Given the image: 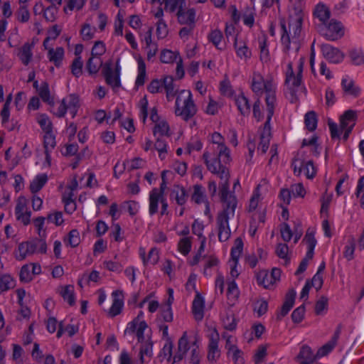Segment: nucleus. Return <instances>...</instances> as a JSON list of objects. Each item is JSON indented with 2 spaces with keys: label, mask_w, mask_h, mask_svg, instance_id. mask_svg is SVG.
<instances>
[{
  "label": "nucleus",
  "mask_w": 364,
  "mask_h": 364,
  "mask_svg": "<svg viewBox=\"0 0 364 364\" xmlns=\"http://www.w3.org/2000/svg\"><path fill=\"white\" fill-rule=\"evenodd\" d=\"M163 87H164L166 90L168 100H171L177 92L173 84V78L171 76H166L163 79Z\"/></svg>",
  "instance_id": "nucleus-25"
},
{
  "label": "nucleus",
  "mask_w": 364,
  "mask_h": 364,
  "mask_svg": "<svg viewBox=\"0 0 364 364\" xmlns=\"http://www.w3.org/2000/svg\"><path fill=\"white\" fill-rule=\"evenodd\" d=\"M170 127L168 122L165 120H161L156 123L154 127V135L156 136L157 134H159V136L164 137V136H170L169 133Z\"/></svg>",
  "instance_id": "nucleus-27"
},
{
  "label": "nucleus",
  "mask_w": 364,
  "mask_h": 364,
  "mask_svg": "<svg viewBox=\"0 0 364 364\" xmlns=\"http://www.w3.org/2000/svg\"><path fill=\"white\" fill-rule=\"evenodd\" d=\"M316 356H314L313 351L311 348L304 345L301 348L300 352L296 356V359L297 360L302 359L301 364H311L316 359Z\"/></svg>",
  "instance_id": "nucleus-17"
},
{
  "label": "nucleus",
  "mask_w": 364,
  "mask_h": 364,
  "mask_svg": "<svg viewBox=\"0 0 364 364\" xmlns=\"http://www.w3.org/2000/svg\"><path fill=\"white\" fill-rule=\"evenodd\" d=\"M58 11V7L55 6H49L44 12L43 16L46 21L53 22L55 20V14Z\"/></svg>",
  "instance_id": "nucleus-60"
},
{
  "label": "nucleus",
  "mask_w": 364,
  "mask_h": 364,
  "mask_svg": "<svg viewBox=\"0 0 364 364\" xmlns=\"http://www.w3.org/2000/svg\"><path fill=\"white\" fill-rule=\"evenodd\" d=\"M191 199L197 204H200L203 201L204 194L202 186L198 184L193 186V193Z\"/></svg>",
  "instance_id": "nucleus-47"
},
{
  "label": "nucleus",
  "mask_w": 364,
  "mask_h": 364,
  "mask_svg": "<svg viewBox=\"0 0 364 364\" xmlns=\"http://www.w3.org/2000/svg\"><path fill=\"white\" fill-rule=\"evenodd\" d=\"M33 46V43H26L19 49L18 56L21 60L22 63L25 65H28L32 58L31 48Z\"/></svg>",
  "instance_id": "nucleus-18"
},
{
  "label": "nucleus",
  "mask_w": 364,
  "mask_h": 364,
  "mask_svg": "<svg viewBox=\"0 0 364 364\" xmlns=\"http://www.w3.org/2000/svg\"><path fill=\"white\" fill-rule=\"evenodd\" d=\"M227 296L228 299L232 297L233 300H235L239 296L238 288L234 279L228 283Z\"/></svg>",
  "instance_id": "nucleus-55"
},
{
  "label": "nucleus",
  "mask_w": 364,
  "mask_h": 364,
  "mask_svg": "<svg viewBox=\"0 0 364 364\" xmlns=\"http://www.w3.org/2000/svg\"><path fill=\"white\" fill-rule=\"evenodd\" d=\"M275 100H276V97H275L274 92L267 94L266 98H265V102H266V105H267V117L266 122H270L272 117L274 114Z\"/></svg>",
  "instance_id": "nucleus-37"
},
{
  "label": "nucleus",
  "mask_w": 364,
  "mask_h": 364,
  "mask_svg": "<svg viewBox=\"0 0 364 364\" xmlns=\"http://www.w3.org/2000/svg\"><path fill=\"white\" fill-rule=\"evenodd\" d=\"M296 297V291L291 289L286 294L285 301L281 308L280 311L277 315V319L280 321L284 316H285L290 309L294 304Z\"/></svg>",
  "instance_id": "nucleus-11"
},
{
  "label": "nucleus",
  "mask_w": 364,
  "mask_h": 364,
  "mask_svg": "<svg viewBox=\"0 0 364 364\" xmlns=\"http://www.w3.org/2000/svg\"><path fill=\"white\" fill-rule=\"evenodd\" d=\"M344 33L341 22L331 19L328 26H326L323 35L328 41H336L343 36Z\"/></svg>",
  "instance_id": "nucleus-8"
},
{
  "label": "nucleus",
  "mask_w": 364,
  "mask_h": 364,
  "mask_svg": "<svg viewBox=\"0 0 364 364\" xmlns=\"http://www.w3.org/2000/svg\"><path fill=\"white\" fill-rule=\"evenodd\" d=\"M154 148L159 151L161 159H164L165 157L164 154L167 152V143L164 137L158 136L156 138Z\"/></svg>",
  "instance_id": "nucleus-39"
},
{
  "label": "nucleus",
  "mask_w": 364,
  "mask_h": 364,
  "mask_svg": "<svg viewBox=\"0 0 364 364\" xmlns=\"http://www.w3.org/2000/svg\"><path fill=\"white\" fill-rule=\"evenodd\" d=\"M156 34L159 38H164L168 34L167 25L163 19L157 23Z\"/></svg>",
  "instance_id": "nucleus-61"
},
{
  "label": "nucleus",
  "mask_w": 364,
  "mask_h": 364,
  "mask_svg": "<svg viewBox=\"0 0 364 364\" xmlns=\"http://www.w3.org/2000/svg\"><path fill=\"white\" fill-rule=\"evenodd\" d=\"M13 287L14 281L9 275L5 274L0 277V293Z\"/></svg>",
  "instance_id": "nucleus-45"
},
{
  "label": "nucleus",
  "mask_w": 364,
  "mask_h": 364,
  "mask_svg": "<svg viewBox=\"0 0 364 364\" xmlns=\"http://www.w3.org/2000/svg\"><path fill=\"white\" fill-rule=\"evenodd\" d=\"M356 119V112L353 110L349 109L344 112L343 115L341 116V129H345L349 127V122H352L353 124H355V121Z\"/></svg>",
  "instance_id": "nucleus-28"
},
{
  "label": "nucleus",
  "mask_w": 364,
  "mask_h": 364,
  "mask_svg": "<svg viewBox=\"0 0 364 364\" xmlns=\"http://www.w3.org/2000/svg\"><path fill=\"white\" fill-rule=\"evenodd\" d=\"M161 197L158 196V189L154 188L149 196V213L152 215L158 211L159 201Z\"/></svg>",
  "instance_id": "nucleus-32"
},
{
  "label": "nucleus",
  "mask_w": 364,
  "mask_h": 364,
  "mask_svg": "<svg viewBox=\"0 0 364 364\" xmlns=\"http://www.w3.org/2000/svg\"><path fill=\"white\" fill-rule=\"evenodd\" d=\"M103 65L101 58L91 55L86 63V69L90 75L96 74Z\"/></svg>",
  "instance_id": "nucleus-23"
},
{
  "label": "nucleus",
  "mask_w": 364,
  "mask_h": 364,
  "mask_svg": "<svg viewBox=\"0 0 364 364\" xmlns=\"http://www.w3.org/2000/svg\"><path fill=\"white\" fill-rule=\"evenodd\" d=\"M60 288L61 290L59 291L60 296L70 306H73L75 304L74 287L73 285H66Z\"/></svg>",
  "instance_id": "nucleus-20"
},
{
  "label": "nucleus",
  "mask_w": 364,
  "mask_h": 364,
  "mask_svg": "<svg viewBox=\"0 0 364 364\" xmlns=\"http://www.w3.org/2000/svg\"><path fill=\"white\" fill-rule=\"evenodd\" d=\"M38 122L45 134L53 132V124L46 114H41L38 117Z\"/></svg>",
  "instance_id": "nucleus-41"
},
{
  "label": "nucleus",
  "mask_w": 364,
  "mask_h": 364,
  "mask_svg": "<svg viewBox=\"0 0 364 364\" xmlns=\"http://www.w3.org/2000/svg\"><path fill=\"white\" fill-rule=\"evenodd\" d=\"M106 51L105 43L101 41H97L95 43L92 51L91 55L96 58H100Z\"/></svg>",
  "instance_id": "nucleus-49"
},
{
  "label": "nucleus",
  "mask_w": 364,
  "mask_h": 364,
  "mask_svg": "<svg viewBox=\"0 0 364 364\" xmlns=\"http://www.w3.org/2000/svg\"><path fill=\"white\" fill-rule=\"evenodd\" d=\"M314 231H310L309 229H308L306 231L303 241L306 242L307 244L308 251L305 257L301 261L299 266L295 272L296 275H299L306 270L309 260L311 259L314 257V250L317 242L314 237Z\"/></svg>",
  "instance_id": "nucleus-4"
},
{
  "label": "nucleus",
  "mask_w": 364,
  "mask_h": 364,
  "mask_svg": "<svg viewBox=\"0 0 364 364\" xmlns=\"http://www.w3.org/2000/svg\"><path fill=\"white\" fill-rule=\"evenodd\" d=\"M102 74L104 76L107 84L111 86L114 91H116L117 89L121 87L119 59L117 60L114 72L112 70V62L110 60L104 64L102 68Z\"/></svg>",
  "instance_id": "nucleus-3"
},
{
  "label": "nucleus",
  "mask_w": 364,
  "mask_h": 364,
  "mask_svg": "<svg viewBox=\"0 0 364 364\" xmlns=\"http://www.w3.org/2000/svg\"><path fill=\"white\" fill-rule=\"evenodd\" d=\"M48 176L46 174L38 175L31 183L29 188L32 193L38 192L46 183Z\"/></svg>",
  "instance_id": "nucleus-24"
},
{
  "label": "nucleus",
  "mask_w": 364,
  "mask_h": 364,
  "mask_svg": "<svg viewBox=\"0 0 364 364\" xmlns=\"http://www.w3.org/2000/svg\"><path fill=\"white\" fill-rule=\"evenodd\" d=\"M152 347L153 342L150 339L141 343L139 350L141 364H144L145 362L150 360L153 355Z\"/></svg>",
  "instance_id": "nucleus-14"
},
{
  "label": "nucleus",
  "mask_w": 364,
  "mask_h": 364,
  "mask_svg": "<svg viewBox=\"0 0 364 364\" xmlns=\"http://www.w3.org/2000/svg\"><path fill=\"white\" fill-rule=\"evenodd\" d=\"M270 135V124L269 122H266L264 124V129L260 134V142L258 146V149H261L263 154H264L269 148Z\"/></svg>",
  "instance_id": "nucleus-16"
},
{
  "label": "nucleus",
  "mask_w": 364,
  "mask_h": 364,
  "mask_svg": "<svg viewBox=\"0 0 364 364\" xmlns=\"http://www.w3.org/2000/svg\"><path fill=\"white\" fill-rule=\"evenodd\" d=\"M281 236L284 241L289 242L292 237V231L289 227V225L284 223L282 225V228L280 229Z\"/></svg>",
  "instance_id": "nucleus-64"
},
{
  "label": "nucleus",
  "mask_w": 364,
  "mask_h": 364,
  "mask_svg": "<svg viewBox=\"0 0 364 364\" xmlns=\"http://www.w3.org/2000/svg\"><path fill=\"white\" fill-rule=\"evenodd\" d=\"M186 6V1L181 0L180 5H178V11L177 16L178 22L181 24H188V26L194 25L196 12L193 9H190L185 11L183 8Z\"/></svg>",
  "instance_id": "nucleus-9"
},
{
  "label": "nucleus",
  "mask_w": 364,
  "mask_h": 364,
  "mask_svg": "<svg viewBox=\"0 0 364 364\" xmlns=\"http://www.w3.org/2000/svg\"><path fill=\"white\" fill-rule=\"evenodd\" d=\"M288 251L289 247L287 244L279 243L277 245L276 248V254L279 258L284 259L286 261H289V258L288 257Z\"/></svg>",
  "instance_id": "nucleus-58"
},
{
  "label": "nucleus",
  "mask_w": 364,
  "mask_h": 364,
  "mask_svg": "<svg viewBox=\"0 0 364 364\" xmlns=\"http://www.w3.org/2000/svg\"><path fill=\"white\" fill-rule=\"evenodd\" d=\"M82 65L83 63L81 60L80 57L75 58L71 65V72L72 74L78 77L82 73Z\"/></svg>",
  "instance_id": "nucleus-43"
},
{
  "label": "nucleus",
  "mask_w": 364,
  "mask_h": 364,
  "mask_svg": "<svg viewBox=\"0 0 364 364\" xmlns=\"http://www.w3.org/2000/svg\"><path fill=\"white\" fill-rule=\"evenodd\" d=\"M178 249L183 255H187L191 249V237L181 239L178 245Z\"/></svg>",
  "instance_id": "nucleus-44"
},
{
  "label": "nucleus",
  "mask_w": 364,
  "mask_h": 364,
  "mask_svg": "<svg viewBox=\"0 0 364 364\" xmlns=\"http://www.w3.org/2000/svg\"><path fill=\"white\" fill-rule=\"evenodd\" d=\"M67 245L76 247L80 242V233L77 230L73 229L68 233V237L64 240Z\"/></svg>",
  "instance_id": "nucleus-35"
},
{
  "label": "nucleus",
  "mask_w": 364,
  "mask_h": 364,
  "mask_svg": "<svg viewBox=\"0 0 364 364\" xmlns=\"http://www.w3.org/2000/svg\"><path fill=\"white\" fill-rule=\"evenodd\" d=\"M48 55L49 60L53 62L56 67H60L64 56L63 47H58L55 49H48Z\"/></svg>",
  "instance_id": "nucleus-19"
},
{
  "label": "nucleus",
  "mask_w": 364,
  "mask_h": 364,
  "mask_svg": "<svg viewBox=\"0 0 364 364\" xmlns=\"http://www.w3.org/2000/svg\"><path fill=\"white\" fill-rule=\"evenodd\" d=\"M112 296H114L113 303L108 312L110 317H114L119 315L121 313L124 305L122 291L117 290L113 291Z\"/></svg>",
  "instance_id": "nucleus-13"
},
{
  "label": "nucleus",
  "mask_w": 364,
  "mask_h": 364,
  "mask_svg": "<svg viewBox=\"0 0 364 364\" xmlns=\"http://www.w3.org/2000/svg\"><path fill=\"white\" fill-rule=\"evenodd\" d=\"M38 94L43 102H47L50 105H54V100L50 97L48 84L46 82H43L41 84L38 90Z\"/></svg>",
  "instance_id": "nucleus-33"
},
{
  "label": "nucleus",
  "mask_w": 364,
  "mask_h": 364,
  "mask_svg": "<svg viewBox=\"0 0 364 364\" xmlns=\"http://www.w3.org/2000/svg\"><path fill=\"white\" fill-rule=\"evenodd\" d=\"M56 145L55 137L52 132L46 133L44 135L43 146L45 151L53 149Z\"/></svg>",
  "instance_id": "nucleus-46"
},
{
  "label": "nucleus",
  "mask_w": 364,
  "mask_h": 364,
  "mask_svg": "<svg viewBox=\"0 0 364 364\" xmlns=\"http://www.w3.org/2000/svg\"><path fill=\"white\" fill-rule=\"evenodd\" d=\"M180 95H184L186 98L183 101V106L182 109H180L179 101L181 100V96L177 97L176 100L175 113L177 116L182 117L185 121H188L196 114V106L192 99V95L190 91L182 90Z\"/></svg>",
  "instance_id": "nucleus-2"
},
{
  "label": "nucleus",
  "mask_w": 364,
  "mask_h": 364,
  "mask_svg": "<svg viewBox=\"0 0 364 364\" xmlns=\"http://www.w3.org/2000/svg\"><path fill=\"white\" fill-rule=\"evenodd\" d=\"M139 74L136 77L135 85L140 87L144 85L146 78V65L141 58L138 60Z\"/></svg>",
  "instance_id": "nucleus-34"
},
{
  "label": "nucleus",
  "mask_w": 364,
  "mask_h": 364,
  "mask_svg": "<svg viewBox=\"0 0 364 364\" xmlns=\"http://www.w3.org/2000/svg\"><path fill=\"white\" fill-rule=\"evenodd\" d=\"M325 262H322L320 264L318 269L316 272V274L312 278V285L314 286L315 283L318 282V287H316V291H318L321 289L323 280L322 276H321V273L325 269Z\"/></svg>",
  "instance_id": "nucleus-48"
},
{
  "label": "nucleus",
  "mask_w": 364,
  "mask_h": 364,
  "mask_svg": "<svg viewBox=\"0 0 364 364\" xmlns=\"http://www.w3.org/2000/svg\"><path fill=\"white\" fill-rule=\"evenodd\" d=\"M220 90L223 95L228 97L232 96L234 93V91L230 85V82L228 79H225L220 82Z\"/></svg>",
  "instance_id": "nucleus-63"
},
{
  "label": "nucleus",
  "mask_w": 364,
  "mask_h": 364,
  "mask_svg": "<svg viewBox=\"0 0 364 364\" xmlns=\"http://www.w3.org/2000/svg\"><path fill=\"white\" fill-rule=\"evenodd\" d=\"M218 165L219 166L218 172L220 178L223 182L220 185V196L221 201H227L229 199V196L234 195L233 193H229V178L230 173L228 169L221 164L220 161H218Z\"/></svg>",
  "instance_id": "nucleus-6"
},
{
  "label": "nucleus",
  "mask_w": 364,
  "mask_h": 364,
  "mask_svg": "<svg viewBox=\"0 0 364 364\" xmlns=\"http://www.w3.org/2000/svg\"><path fill=\"white\" fill-rule=\"evenodd\" d=\"M225 205L223 210L220 211L217 216L216 222L218 229V239L220 242L227 241L231 235L229 227V215L235 214V210L237 205V200L235 195L229 196L227 201H222Z\"/></svg>",
  "instance_id": "nucleus-1"
},
{
  "label": "nucleus",
  "mask_w": 364,
  "mask_h": 364,
  "mask_svg": "<svg viewBox=\"0 0 364 364\" xmlns=\"http://www.w3.org/2000/svg\"><path fill=\"white\" fill-rule=\"evenodd\" d=\"M314 14L323 24L326 25V21L331 16V11L324 4H318L316 6Z\"/></svg>",
  "instance_id": "nucleus-21"
},
{
  "label": "nucleus",
  "mask_w": 364,
  "mask_h": 364,
  "mask_svg": "<svg viewBox=\"0 0 364 364\" xmlns=\"http://www.w3.org/2000/svg\"><path fill=\"white\" fill-rule=\"evenodd\" d=\"M16 15L17 19L21 23L27 22L30 18V13L25 5L20 6L18 10L16 11Z\"/></svg>",
  "instance_id": "nucleus-53"
},
{
  "label": "nucleus",
  "mask_w": 364,
  "mask_h": 364,
  "mask_svg": "<svg viewBox=\"0 0 364 364\" xmlns=\"http://www.w3.org/2000/svg\"><path fill=\"white\" fill-rule=\"evenodd\" d=\"M219 334L216 329L210 335V342L208 344V359L210 361H215L219 357L218 349Z\"/></svg>",
  "instance_id": "nucleus-10"
},
{
  "label": "nucleus",
  "mask_w": 364,
  "mask_h": 364,
  "mask_svg": "<svg viewBox=\"0 0 364 364\" xmlns=\"http://www.w3.org/2000/svg\"><path fill=\"white\" fill-rule=\"evenodd\" d=\"M257 281L258 284L262 285L265 289L269 288L272 286V284H268L269 282V275L267 270H261L257 274Z\"/></svg>",
  "instance_id": "nucleus-42"
},
{
  "label": "nucleus",
  "mask_w": 364,
  "mask_h": 364,
  "mask_svg": "<svg viewBox=\"0 0 364 364\" xmlns=\"http://www.w3.org/2000/svg\"><path fill=\"white\" fill-rule=\"evenodd\" d=\"M321 52L323 57L332 63H339L342 62L345 58V54L338 48L333 47L329 44H323L321 46Z\"/></svg>",
  "instance_id": "nucleus-7"
},
{
  "label": "nucleus",
  "mask_w": 364,
  "mask_h": 364,
  "mask_svg": "<svg viewBox=\"0 0 364 364\" xmlns=\"http://www.w3.org/2000/svg\"><path fill=\"white\" fill-rule=\"evenodd\" d=\"M304 314H305V306H304V304H302L293 311V312L291 314L292 321L295 323H300L304 317Z\"/></svg>",
  "instance_id": "nucleus-51"
},
{
  "label": "nucleus",
  "mask_w": 364,
  "mask_h": 364,
  "mask_svg": "<svg viewBox=\"0 0 364 364\" xmlns=\"http://www.w3.org/2000/svg\"><path fill=\"white\" fill-rule=\"evenodd\" d=\"M341 85L344 92L353 97H358L360 92L359 87L356 86L354 81L352 80L343 79L341 81Z\"/></svg>",
  "instance_id": "nucleus-22"
},
{
  "label": "nucleus",
  "mask_w": 364,
  "mask_h": 364,
  "mask_svg": "<svg viewBox=\"0 0 364 364\" xmlns=\"http://www.w3.org/2000/svg\"><path fill=\"white\" fill-rule=\"evenodd\" d=\"M178 55V53L165 49L161 53L160 60L164 63H171L177 59Z\"/></svg>",
  "instance_id": "nucleus-40"
},
{
  "label": "nucleus",
  "mask_w": 364,
  "mask_h": 364,
  "mask_svg": "<svg viewBox=\"0 0 364 364\" xmlns=\"http://www.w3.org/2000/svg\"><path fill=\"white\" fill-rule=\"evenodd\" d=\"M235 102L242 115H248L250 113L249 100L243 94H241L236 98Z\"/></svg>",
  "instance_id": "nucleus-26"
},
{
  "label": "nucleus",
  "mask_w": 364,
  "mask_h": 364,
  "mask_svg": "<svg viewBox=\"0 0 364 364\" xmlns=\"http://www.w3.org/2000/svg\"><path fill=\"white\" fill-rule=\"evenodd\" d=\"M268 309V303L264 299L257 300L254 306V311L257 312L258 316H262Z\"/></svg>",
  "instance_id": "nucleus-50"
},
{
  "label": "nucleus",
  "mask_w": 364,
  "mask_h": 364,
  "mask_svg": "<svg viewBox=\"0 0 364 364\" xmlns=\"http://www.w3.org/2000/svg\"><path fill=\"white\" fill-rule=\"evenodd\" d=\"M317 122V116L314 111L308 112L305 114L304 124L309 131L313 132L316 129Z\"/></svg>",
  "instance_id": "nucleus-29"
},
{
  "label": "nucleus",
  "mask_w": 364,
  "mask_h": 364,
  "mask_svg": "<svg viewBox=\"0 0 364 364\" xmlns=\"http://www.w3.org/2000/svg\"><path fill=\"white\" fill-rule=\"evenodd\" d=\"M196 295L193 301L192 313L196 321H200L204 316L205 301L200 294L196 291Z\"/></svg>",
  "instance_id": "nucleus-12"
},
{
  "label": "nucleus",
  "mask_w": 364,
  "mask_h": 364,
  "mask_svg": "<svg viewBox=\"0 0 364 364\" xmlns=\"http://www.w3.org/2000/svg\"><path fill=\"white\" fill-rule=\"evenodd\" d=\"M328 298L326 296H321L315 304V313L316 315L322 314L323 311L327 309Z\"/></svg>",
  "instance_id": "nucleus-54"
},
{
  "label": "nucleus",
  "mask_w": 364,
  "mask_h": 364,
  "mask_svg": "<svg viewBox=\"0 0 364 364\" xmlns=\"http://www.w3.org/2000/svg\"><path fill=\"white\" fill-rule=\"evenodd\" d=\"M74 194L72 192L64 193L63 196V202L65 204V211L68 214H72L76 210V203L73 199Z\"/></svg>",
  "instance_id": "nucleus-30"
},
{
  "label": "nucleus",
  "mask_w": 364,
  "mask_h": 364,
  "mask_svg": "<svg viewBox=\"0 0 364 364\" xmlns=\"http://www.w3.org/2000/svg\"><path fill=\"white\" fill-rule=\"evenodd\" d=\"M280 24H281V27H282V29L283 31L281 40H282V43L285 45L286 50H289L290 48L291 41H290L289 34L287 32V29L286 24H285V21L284 18L280 19Z\"/></svg>",
  "instance_id": "nucleus-52"
},
{
  "label": "nucleus",
  "mask_w": 364,
  "mask_h": 364,
  "mask_svg": "<svg viewBox=\"0 0 364 364\" xmlns=\"http://www.w3.org/2000/svg\"><path fill=\"white\" fill-rule=\"evenodd\" d=\"M19 278L21 282L28 283L33 279L32 274L30 272L29 267L26 264L23 265L19 273Z\"/></svg>",
  "instance_id": "nucleus-59"
},
{
  "label": "nucleus",
  "mask_w": 364,
  "mask_h": 364,
  "mask_svg": "<svg viewBox=\"0 0 364 364\" xmlns=\"http://www.w3.org/2000/svg\"><path fill=\"white\" fill-rule=\"evenodd\" d=\"M243 242L240 237H237L235 240V246L231 250V258L235 263L237 264L239 257L242 252Z\"/></svg>",
  "instance_id": "nucleus-36"
},
{
  "label": "nucleus",
  "mask_w": 364,
  "mask_h": 364,
  "mask_svg": "<svg viewBox=\"0 0 364 364\" xmlns=\"http://www.w3.org/2000/svg\"><path fill=\"white\" fill-rule=\"evenodd\" d=\"M306 158L304 154L298 153L296 156L292 159L291 166L294 169V173L296 176H300L302 172V167L304 165Z\"/></svg>",
  "instance_id": "nucleus-31"
},
{
  "label": "nucleus",
  "mask_w": 364,
  "mask_h": 364,
  "mask_svg": "<svg viewBox=\"0 0 364 364\" xmlns=\"http://www.w3.org/2000/svg\"><path fill=\"white\" fill-rule=\"evenodd\" d=\"M349 57L355 65H364V53L360 49H352L349 51Z\"/></svg>",
  "instance_id": "nucleus-38"
},
{
  "label": "nucleus",
  "mask_w": 364,
  "mask_h": 364,
  "mask_svg": "<svg viewBox=\"0 0 364 364\" xmlns=\"http://www.w3.org/2000/svg\"><path fill=\"white\" fill-rule=\"evenodd\" d=\"M223 38V34L219 30L213 31L208 36V39L218 49H222L219 47V43Z\"/></svg>",
  "instance_id": "nucleus-56"
},
{
  "label": "nucleus",
  "mask_w": 364,
  "mask_h": 364,
  "mask_svg": "<svg viewBox=\"0 0 364 364\" xmlns=\"http://www.w3.org/2000/svg\"><path fill=\"white\" fill-rule=\"evenodd\" d=\"M188 193L183 187H181L178 185H175L171 190V193L170 195L171 198H174L176 201V203L178 205H183L188 198Z\"/></svg>",
  "instance_id": "nucleus-15"
},
{
  "label": "nucleus",
  "mask_w": 364,
  "mask_h": 364,
  "mask_svg": "<svg viewBox=\"0 0 364 364\" xmlns=\"http://www.w3.org/2000/svg\"><path fill=\"white\" fill-rule=\"evenodd\" d=\"M289 33L291 35L292 42L296 46V50L298 51L300 48L298 38L301 34L303 21L301 11H296L294 16L289 15Z\"/></svg>",
  "instance_id": "nucleus-5"
},
{
  "label": "nucleus",
  "mask_w": 364,
  "mask_h": 364,
  "mask_svg": "<svg viewBox=\"0 0 364 364\" xmlns=\"http://www.w3.org/2000/svg\"><path fill=\"white\" fill-rule=\"evenodd\" d=\"M232 353V358L235 363H244L245 360L243 358V352L240 350L237 346L230 347V354Z\"/></svg>",
  "instance_id": "nucleus-57"
},
{
  "label": "nucleus",
  "mask_w": 364,
  "mask_h": 364,
  "mask_svg": "<svg viewBox=\"0 0 364 364\" xmlns=\"http://www.w3.org/2000/svg\"><path fill=\"white\" fill-rule=\"evenodd\" d=\"M304 164H305L304 171H305V174H306V178H309V179L313 178L316 176V170L314 165L313 161L309 160L306 162L305 161Z\"/></svg>",
  "instance_id": "nucleus-62"
}]
</instances>
